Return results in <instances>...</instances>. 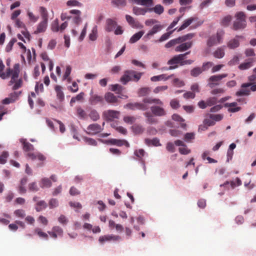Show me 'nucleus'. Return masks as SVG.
Here are the masks:
<instances>
[{
	"label": "nucleus",
	"instance_id": "nucleus-1",
	"mask_svg": "<svg viewBox=\"0 0 256 256\" xmlns=\"http://www.w3.org/2000/svg\"><path fill=\"white\" fill-rule=\"evenodd\" d=\"M143 102L157 104L150 107L152 113L154 116L161 117L166 114V112L163 108L164 102L156 98H146L143 100Z\"/></svg>",
	"mask_w": 256,
	"mask_h": 256
},
{
	"label": "nucleus",
	"instance_id": "nucleus-2",
	"mask_svg": "<svg viewBox=\"0 0 256 256\" xmlns=\"http://www.w3.org/2000/svg\"><path fill=\"white\" fill-rule=\"evenodd\" d=\"M20 142L22 144V149L24 152H27L26 156L32 160L38 159L40 161L44 162L46 160V156L42 154L36 152H32L34 150V146L30 143L26 141V139L21 138Z\"/></svg>",
	"mask_w": 256,
	"mask_h": 256
},
{
	"label": "nucleus",
	"instance_id": "nucleus-3",
	"mask_svg": "<svg viewBox=\"0 0 256 256\" xmlns=\"http://www.w3.org/2000/svg\"><path fill=\"white\" fill-rule=\"evenodd\" d=\"M142 74V73L138 72L134 70H126L124 71L123 76L120 78V82L124 84H126L130 80L137 82L140 78Z\"/></svg>",
	"mask_w": 256,
	"mask_h": 256
},
{
	"label": "nucleus",
	"instance_id": "nucleus-4",
	"mask_svg": "<svg viewBox=\"0 0 256 256\" xmlns=\"http://www.w3.org/2000/svg\"><path fill=\"white\" fill-rule=\"evenodd\" d=\"M235 16L236 20L234 22L233 29L237 30L245 28L246 26L245 14L240 12L236 14Z\"/></svg>",
	"mask_w": 256,
	"mask_h": 256
},
{
	"label": "nucleus",
	"instance_id": "nucleus-5",
	"mask_svg": "<svg viewBox=\"0 0 256 256\" xmlns=\"http://www.w3.org/2000/svg\"><path fill=\"white\" fill-rule=\"evenodd\" d=\"M224 34V32L223 30H219L217 32L216 34H212L210 36L207 40V46L208 47H212L222 43Z\"/></svg>",
	"mask_w": 256,
	"mask_h": 256
},
{
	"label": "nucleus",
	"instance_id": "nucleus-6",
	"mask_svg": "<svg viewBox=\"0 0 256 256\" xmlns=\"http://www.w3.org/2000/svg\"><path fill=\"white\" fill-rule=\"evenodd\" d=\"M20 64H16L14 66V68L11 70L10 68H7L6 71V76L8 78L12 74L11 80L9 82L8 85L11 86L14 84L15 80L18 78L20 73Z\"/></svg>",
	"mask_w": 256,
	"mask_h": 256
},
{
	"label": "nucleus",
	"instance_id": "nucleus-7",
	"mask_svg": "<svg viewBox=\"0 0 256 256\" xmlns=\"http://www.w3.org/2000/svg\"><path fill=\"white\" fill-rule=\"evenodd\" d=\"M182 55L178 54L174 56L171 59L168 60V64L170 65L168 68H163L162 70H174L178 67V64L182 66Z\"/></svg>",
	"mask_w": 256,
	"mask_h": 256
},
{
	"label": "nucleus",
	"instance_id": "nucleus-8",
	"mask_svg": "<svg viewBox=\"0 0 256 256\" xmlns=\"http://www.w3.org/2000/svg\"><path fill=\"white\" fill-rule=\"evenodd\" d=\"M227 76L228 74H226L212 76L208 80V86L212 88L218 86L220 84V80Z\"/></svg>",
	"mask_w": 256,
	"mask_h": 256
},
{
	"label": "nucleus",
	"instance_id": "nucleus-9",
	"mask_svg": "<svg viewBox=\"0 0 256 256\" xmlns=\"http://www.w3.org/2000/svg\"><path fill=\"white\" fill-rule=\"evenodd\" d=\"M121 240L122 238L119 236L114 234H108L100 236L99 238L98 241L100 244H103L104 242H116L120 241Z\"/></svg>",
	"mask_w": 256,
	"mask_h": 256
},
{
	"label": "nucleus",
	"instance_id": "nucleus-10",
	"mask_svg": "<svg viewBox=\"0 0 256 256\" xmlns=\"http://www.w3.org/2000/svg\"><path fill=\"white\" fill-rule=\"evenodd\" d=\"M88 130L87 134L90 135H95L100 132L102 128L101 126L98 124H90L87 128Z\"/></svg>",
	"mask_w": 256,
	"mask_h": 256
},
{
	"label": "nucleus",
	"instance_id": "nucleus-11",
	"mask_svg": "<svg viewBox=\"0 0 256 256\" xmlns=\"http://www.w3.org/2000/svg\"><path fill=\"white\" fill-rule=\"evenodd\" d=\"M126 106L132 110H145L148 109V106L146 104L140 102L128 103L126 104Z\"/></svg>",
	"mask_w": 256,
	"mask_h": 256
},
{
	"label": "nucleus",
	"instance_id": "nucleus-12",
	"mask_svg": "<svg viewBox=\"0 0 256 256\" xmlns=\"http://www.w3.org/2000/svg\"><path fill=\"white\" fill-rule=\"evenodd\" d=\"M176 46L175 48L176 52H183L190 49L192 46V42H182Z\"/></svg>",
	"mask_w": 256,
	"mask_h": 256
},
{
	"label": "nucleus",
	"instance_id": "nucleus-13",
	"mask_svg": "<svg viewBox=\"0 0 256 256\" xmlns=\"http://www.w3.org/2000/svg\"><path fill=\"white\" fill-rule=\"evenodd\" d=\"M252 85V83H244L242 85V89L236 92L237 96H248L250 93V90L248 88Z\"/></svg>",
	"mask_w": 256,
	"mask_h": 256
},
{
	"label": "nucleus",
	"instance_id": "nucleus-14",
	"mask_svg": "<svg viewBox=\"0 0 256 256\" xmlns=\"http://www.w3.org/2000/svg\"><path fill=\"white\" fill-rule=\"evenodd\" d=\"M163 26L160 24H156L154 25L151 30H150L147 34L144 36L145 38L148 39H150L151 36H154V34H156L158 32L160 31Z\"/></svg>",
	"mask_w": 256,
	"mask_h": 256
},
{
	"label": "nucleus",
	"instance_id": "nucleus-15",
	"mask_svg": "<svg viewBox=\"0 0 256 256\" xmlns=\"http://www.w3.org/2000/svg\"><path fill=\"white\" fill-rule=\"evenodd\" d=\"M48 21L42 20L40 22L36 28V30L34 32V34H38L39 33L44 32L47 28Z\"/></svg>",
	"mask_w": 256,
	"mask_h": 256
},
{
	"label": "nucleus",
	"instance_id": "nucleus-16",
	"mask_svg": "<svg viewBox=\"0 0 256 256\" xmlns=\"http://www.w3.org/2000/svg\"><path fill=\"white\" fill-rule=\"evenodd\" d=\"M103 101V98L102 96L97 94H93L92 91H91L90 96L89 98V102L92 105H95L98 102H102Z\"/></svg>",
	"mask_w": 256,
	"mask_h": 256
},
{
	"label": "nucleus",
	"instance_id": "nucleus-17",
	"mask_svg": "<svg viewBox=\"0 0 256 256\" xmlns=\"http://www.w3.org/2000/svg\"><path fill=\"white\" fill-rule=\"evenodd\" d=\"M117 26V22L112 19L108 18L106 20L105 30L108 32L112 31Z\"/></svg>",
	"mask_w": 256,
	"mask_h": 256
},
{
	"label": "nucleus",
	"instance_id": "nucleus-18",
	"mask_svg": "<svg viewBox=\"0 0 256 256\" xmlns=\"http://www.w3.org/2000/svg\"><path fill=\"white\" fill-rule=\"evenodd\" d=\"M255 61V58H250L247 60L246 62H243L239 65L238 68L243 70L250 68L253 66V63Z\"/></svg>",
	"mask_w": 256,
	"mask_h": 256
},
{
	"label": "nucleus",
	"instance_id": "nucleus-19",
	"mask_svg": "<svg viewBox=\"0 0 256 256\" xmlns=\"http://www.w3.org/2000/svg\"><path fill=\"white\" fill-rule=\"evenodd\" d=\"M126 18L128 23L133 28H142L143 26L140 22L134 20V19L130 15H126Z\"/></svg>",
	"mask_w": 256,
	"mask_h": 256
},
{
	"label": "nucleus",
	"instance_id": "nucleus-20",
	"mask_svg": "<svg viewBox=\"0 0 256 256\" xmlns=\"http://www.w3.org/2000/svg\"><path fill=\"white\" fill-rule=\"evenodd\" d=\"M225 46L218 48L213 52V56L215 58H222L225 55Z\"/></svg>",
	"mask_w": 256,
	"mask_h": 256
},
{
	"label": "nucleus",
	"instance_id": "nucleus-21",
	"mask_svg": "<svg viewBox=\"0 0 256 256\" xmlns=\"http://www.w3.org/2000/svg\"><path fill=\"white\" fill-rule=\"evenodd\" d=\"M54 90L56 94V98L60 102H62L64 99V95L62 92V88L59 85H56L54 87Z\"/></svg>",
	"mask_w": 256,
	"mask_h": 256
},
{
	"label": "nucleus",
	"instance_id": "nucleus-22",
	"mask_svg": "<svg viewBox=\"0 0 256 256\" xmlns=\"http://www.w3.org/2000/svg\"><path fill=\"white\" fill-rule=\"evenodd\" d=\"M104 98L108 103L114 104L118 102V98L112 93L107 92L105 94Z\"/></svg>",
	"mask_w": 256,
	"mask_h": 256
},
{
	"label": "nucleus",
	"instance_id": "nucleus-23",
	"mask_svg": "<svg viewBox=\"0 0 256 256\" xmlns=\"http://www.w3.org/2000/svg\"><path fill=\"white\" fill-rule=\"evenodd\" d=\"M146 144L148 146H160L161 144L158 138H155L152 139L146 138L144 140Z\"/></svg>",
	"mask_w": 256,
	"mask_h": 256
},
{
	"label": "nucleus",
	"instance_id": "nucleus-24",
	"mask_svg": "<svg viewBox=\"0 0 256 256\" xmlns=\"http://www.w3.org/2000/svg\"><path fill=\"white\" fill-rule=\"evenodd\" d=\"M144 116L146 118V122L150 124H156L158 122V120L154 117L152 112H146Z\"/></svg>",
	"mask_w": 256,
	"mask_h": 256
},
{
	"label": "nucleus",
	"instance_id": "nucleus-25",
	"mask_svg": "<svg viewBox=\"0 0 256 256\" xmlns=\"http://www.w3.org/2000/svg\"><path fill=\"white\" fill-rule=\"evenodd\" d=\"M120 114L119 112L113 110H108L106 112V116L110 120H112L114 118H118Z\"/></svg>",
	"mask_w": 256,
	"mask_h": 256
},
{
	"label": "nucleus",
	"instance_id": "nucleus-26",
	"mask_svg": "<svg viewBox=\"0 0 256 256\" xmlns=\"http://www.w3.org/2000/svg\"><path fill=\"white\" fill-rule=\"evenodd\" d=\"M196 20V18H190L186 20L182 24L178 30V32L181 31L186 28L188 26H189L194 20Z\"/></svg>",
	"mask_w": 256,
	"mask_h": 256
},
{
	"label": "nucleus",
	"instance_id": "nucleus-27",
	"mask_svg": "<svg viewBox=\"0 0 256 256\" xmlns=\"http://www.w3.org/2000/svg\"><path fill=\"white\" fill-rule=\"evenodd\" d=\"M237 103L236 102L232 103H226L225 104L226 107H228V111L232 112H235L240 110V107H236Z\"/></svg>",
	"mask_w": 256,
	"mask_h": 256
},
{
	"label": "nucleus",
	"instance_id": "nucleus-28",
	"mask_svg": "<svg viewBox=\"0 0 256 256\" xmlns=\"http://www.w3.org/2000/svg\"><path fill=\"white\" fill-rule=\"evenodd\" d=\"M144 34V32L143 30H141L138 32L134 34L130 38V42L131 44L134 43L138 41Z\"/></svg>",
	"mask_w": 256,
	"mask_h": 256
},
{
	"label": "nucleus",
	"instance_id": "nucleus-29",
	"mask_svg": "<svg viewBox=\"0 0 256 256\" xmlns=\"http://www.w3.org/2000/svg\"><path fill=\"white\" fill-rule=\"evenodd\" d=\"M122 140H117L114 138H112L108 140H105V144H110L113 145H116L118 146H123Z\"/></svg>",
	"mask_w": 256,
	"mask_h": 256
},
{
	"label": "nucleus",
	"instance_id": "nucleus-30",
	"mask_svg": "<svg viewBox=\"0 0 256 256\" xmlns=\"http://www.w3.org/2000/svg\"><path fill=\"white\" fill-rule=\"evenodd\" d=\"M173 74L166 76V75L165 74H162L159 76H154L151 78L150 80L152 82H157L160 80H167L172 77Z\"/></svg>",
	"mask_w": 256,
	"mask_h": 256
},
{
	"label": "nucleus",
	"instance_id": "nucleus-31",
	"mask_svg": "<svg viewBox=\"0 0 256 256\" xmlns=\"http://www.w3.org/2000/svg\"><path fill=\"white\" fill-rule=\"evenodd\" d=\"M52 185L50 179L46 178H42L40 182V186L42 188H50Z\"/></svg>",
	"mask_w": 256,
	"mask_h": 256
},
{
	"label": "nucleus",
	"instance_id": "nucleus-32",
	"mask_svg": "<svg viewBox=\"0 0 256 256\" xmlns=\"http://www.w3.org/2000/svg\"><path fill=\"white\" fill-rule=\"evenodd\" d=\"M84 92H81L79 94H78L76 96L72 97L70 101V106H72L73 104L76 102V101H82L84 99Z\"/></svg>",
	"mask_w": 256,
	"mask_h": 256
},
{
	"label": "nucleus",
	"instance_id": "nucleus-33",
	"mask_svg": "<svg viewBox=\"0 0 256 256\" xmlns=\"http://www.w3.org/2000/svg\"><path fill=\"white\" fill-rule=\"evenodd\" d=\"M240 45L238 40L236 38L231 40L227 43V46L230 49H234Z\"/></svg>",
	"mask_w": 256,
	"mask_h": 256
},
{
	"label": "nucleus",
	"instance_id": "nucleus-34",
	"mask_svg": "<svg viewBox=\"0 0 256 256\" xmlns=\"http://www.w3.org/2000/svg\"><path fill=\"white\" fill-rule=\"evenodd\" d=\"M149 11H154L156 14H161L164 11V7L160 4H156L154 7L149 8Z\"/></svg>",
	"mask_w": 256,
	"mask_h": 256
},
{
	"label": "nucleus",
	"instance_id": "nucleus-35",
	"mask_svg": "<svg viewBox=\"0 0 256 256\" xmlns=\"http://www.w3.org/2000/svg\"><path fill=\"white\" fill-rule=\"evenodd\" d=\"M14 214L16 217L21 219L24 218L26 216V212L22 209H18L15 210L14 212Z\"/></svg>",
	"mask_w": 256,
	"mask_h": 256
},
{
	"label": "nucleus",
	"instance_id": "nucleus-36",
	"mask_svg": "<svg viewBox=\"0 0 256 256\" xmlns=\"http://www.w3.org/2000/svg\"><path fill=\"white\" fill-rule=\"evenodd\" d=\"M72 71V68L70 66H66V72L63 76V80H66L68 82H70L72 80V78L69 76Z\"/></svg>",
	"mask_w": 256,
	"mask_h": 256
},
{
	"label": "nucleus",
	"instance_id": "nucleus-37",
	"mask_svg": "<svg viewBox=\"0 0 256 256\" xmlns=\"http://www.w3.org/2000/svg\"><path fill=\"white\" fill-rule=\"evenodd\" d=\"M132 132L136 134H140L144 132L142 126L140 124H135L132 126Z\"/></svg>",
	"mask_w": 256,
	"mask_h": 256
},
{
	"label": "nucleus",
	"instance_id": "nucleus-38",
	"mask_svg": "<svg viewBox=\"0 0 256 256\" xmlns=\"http://www.w3.org/2000/svg\"><path fill=\"white\" fill-rule=\"evenodd\" d=\"M203 72L202 68L196 67L190 70V75L194 77H197Z\"/></svg>",
	"mask_w": 256,
	"mask_h": 256
},
{
	"label": "nucleus",
	"instance_id": "nucleus-39",
	"mask_svg": "<svg viewBox=\"0 0 256 256\" xmlns=\"http://www.w3.org/2000/svg\"><path fill=\"white\" fill-rule=\"evenodd\" d=\"M46 206L47 204L44 200H40L37 202L36 210L37 212H40L43 209L46 208Z\"/></svg>",
	"mask_w": 256,
	"mask_h": 256
},
{
	"label": "nucleus",
	"instance_id": "nucleus-40",
	"mask_svg": "<svg viewBox=\"0 0 256 256\" xmlns=\"http://www.w3.org/2000/svg\"><path fill=\"white\" fill-rule=\"evenodd\" d=\"M180 44V40L179 38H178L170 40L168 42H167L166 44L165 47L166 48H170L174 46H175L176 44Z\"/></svg>",
	"mask_w": 256,
	"mask_h": 256
},
{
	"label": "nucleus",
	"instance_id": "nucleus-41",
	"mask_svg": "<svg viewBox=\"0 0 256 256\" xmlns=\"http://www.w3.org/2000/svg\"><path fill=\"white\" fill-rule=\"evenodd\" d=\"M97 27L96 26H94L90 32L89 34V38L90 40L94 41L97 38Z\"/></svg>",
	"mask_w": 256,
	"mask_h": 256
},
{
	"label": "nucleus",
	"instance_id": "nucleus-42",
	"mask_svg": "<svg viewBox=\"0 0 256 256\" xmlns=\"http://www.w3.org/2000/svg\"><path fill=\"white\" fill-rule=\"evenodd\" d=\"M88 116L93 121H96L100 118V115L96 110H92Z\"/></svg>",
	"mask_w": 256,
	"mask_h": 256
},
{
	"label": "nucleus",
	"instance_id": "nucleus-43",
	"mask_svg": "<svg viewBox=\"0 0 256 256\" xmlns=\"http://www.w3.org/2000/svg\"><path fill=\"white\" fill-rule=\"evenodd\" d=\"M40 12L42 20L48 21V12L46 9L43 6H41Z\"/></svg>",
	"mask_w": 256,
	"mask_h": 256
},
{
	"label": "nucleus",
	"instance_id": "nucleus-44",
	"mask_svg": "<svg viewBox=\"0 0 256 256\" xmlns=\"http://www.w3.org/2000/svg\"><path fill=\"white\" fill-rule=\"evenodd\" d=\"M51 30L54 32H58L60 30L58 20V19L54 20L52 24Z\"/></svg>",
	"mask_w": 256,
	"mask_h": 256
},
{
	"label": "nucleus",
	"instance_id": "nucleus-45",
	"mask_svg": "<svg viewBox=\"0 0 256 256\" xmlns=\"http://www.w3.org/2000/svg\"><path fill=\"white\" fill-rule=\"evenodd\" d=\"M174 30H173L172 31H170L169 32H166V33L163 34L160 36V39L157 40H156V42H164V41H165V40H167L170 38V36L172 34V33L173 32Z\"/></svg>",
	"mask_w": 256,
	"mask_h": 256
},
{
	"label": "nucleus",
	"instance_id": "nucleus-46",
	"mask_svg": "<svg viewBox=\"0 0 256 256\" xmlns=\"http://www.w3.org/2000/svg\"><path fill=\"white\" fill-rule=\"evenodd\" d=\"M194 36V34H188L186 35L182 36H180L179 39L180 42V43L184 42L187 40L192 39Z\"/></svg>",
	"mask_w": 256,
	"mask_h": 256
},
{
	"label": "nucleus",
	"instance_id": "nucleus-47",
	"mask_svg": "<svg viewBox=\"0 0 256 256\" xmlns=\"http://www.w3.org/2000/svg\"><path fill=\"white\" fill-rule=\"evenodd\" d=\"M34 232L37 234L40 238H44L46 240L48 239V235L46 232H42V230L40 228H36L34 230Z\"/></svg>",
	"mask_w": 256,
	"mask_h": 256
},
{
	"label": "nucleus",
	"instance_id": "nucleus-48",
	"mask_svg": "<svg viewBox=\"0 0 256 256\" xmlns=\"http://www.w3.org/2000/svg\"><path fill=\"white\" fill-rule=\"evenodd\" d=\"M14 84V85L12 86V88L13 90H16L22 86V78H20L18 80V78H16Z\"/></svg>",
	"mask_w": 256,
	"mask_h": 256
},
{
	"label": "nucleus",
	"instance_id": "nucleus-49",
	"mask_svg": "<svg viewBox=\"0 0 256 256\" xmlns=\"http://www.w3.org/2000/svg\"><path fill=\"white\" fill-rule=\"evenodd\" d=\"M133 12L136 15H144L146 13V10L144 8H134Z\"/></svg>",
	"mask_w": 256,
	"mask_h": 256
},
{
	"label": "nucleus",
	"instance_id": "nucleus-50",
	"mask_svg": "<svg viewBox=\"0 0 256 256\" xmlns=\"http://www.w3.org/2000/svg\"><path fill=\"white\" fill-rule=\"evenodd\" d=\"M84 140L88 145L92 146H96L97 145L96 141L92 138L85 137L84 138Z\"/></svg>",
	"mask_w": 256,
	"mask_h": 256
},
{
	"label": "nucleus",
	"instance_id": "nucleus-51",
	"mask_svg": "<svg viewBox=\"0 0 256 256\" xmlns=\"http://www.w3.org/2000/svg\"><path fill=\"white\" fill-rule=\"evenodd\" d=\"M150 89L148 88H142L138 90V94L140 96H144L148 94Z\"/></svg>",
	"mask_w": 256,
	"mask_h": 256
},
{
	"label": "nucleus",
	"instance_id": "nucleus-52",
	"mask_svg": "<svg viewBox=\"0 0 256 256\" xmlns=\"http://www.w3.org/2000/svg\"><path fill=\"white\" fill-rule=\"evenodd\" d=\"M21 92H22L20 91L12 92L9 94V97L12 100H14V102L16 100L18 99V98L20 95Z\"/></svg>",
	"mask_w": 256,
	"mask_h": 256
},
{
	"label": "nucleus",
	"instance_id": "nucleus-53",
	"mask_svg": "<svg viewBox=\"0 0 256 256\" xmlns=\"http://www.w3.org/2000/svg\"><path fill=\"white\" fill-rule=\"evenodd\" d=\"M16 42V38H12L6 45V52H10L12 50V46Z\"/></svg>",
	"mask_w": 256,
	"mask_h": 256
},
{
	"label": "nucleus",
	"instance_id": "nucleus-54",
	"mask_svg": "<svg viewBox=\"0 0 256 256\" xmlns=\"http://www.w3.org/2000/svg\"><path fill=\"white\" fill-rule=\"evenodd\" d=\"M58 205V202L56 198H52L48 202V206L50 208H56Z\"/></svg>",
	"mask_w": 256,
	"mask_h": 256
},
{
	"label": "nucleus",
	"instance_id": "nucleus-55",
	"mask_svg": "<svg viewBox=\"0 0 256 256\" xmlns=\"http://www.w3.org/2000/svg\"><path fill=\"white\" fill-rule=\"evenodd\" d=\"M76 112L78 116L81 118H84L86 116V113L85 111L80 107L76 108Z\"/></svg>",
	"mask_w": 256,
	"mask_h": 256
},
{
	"label": "nucleus",
	"instance_id": "nucleus-56",
	"mask_svg": "<svg viewBox=\"0 0 256 256\" xmlns=\"http://www.w3.org/2000/svg\"><path fill=\"white\" fill-rule=\"evenodd\" d=\"M231 20L232 16H227L222 18L221 24L224 26H228Z\"/></svg>",
	"mask_w": 256,
	"mask_h": 256
},
{
	"label": "nucleus",
	"instance_id": "nucleus-57",
	"mask_svg": "<svg viewBox=\"0 0 256 256\" xmlns=\"http://www.w3.org/2000/svg\"><path fill=\"white\" fill-rule=\"evenodd\" d=\"M8 156V154L7 152H3L0 156V164H4L6 162Z\"/></svg>",
	"mask_w": 256,
	"mask_h": 256
},
{
	"label": "nucleus",
	"instance_id": "nucleus-58",
	"mask_svg": "<svg viewBox=\"0 0 256 256\" xmlns=\"http://www.w3.org/2000/svg\"><path fill=\"white\" fill-rule=\"evenodd\" d=\"M240 61V58L237 56H234L233 58L230 60L228 62V64L230 66H234L236 64H238Z\"/></svg>",
	"mask_w": 256,
	"mask_h": 256
},
{
	"label": "nucleus",
	"instance_id": "nucleus-59",
	"mask_svg": "<svg viewBox=\"0 0 256 256\" xmlns=\"http://www.w3.org/2000/svg\"><path fill=\"white\" fill-rule=\"evenodd\" d=\"M111 86V90L118 93H120L122 90V86L118 84H112Z\"/></svg>",
	"mask_w": 256,
	"mask_h": 256
},
{
	"label": "nucleus",
	"instance_id": "nucleus-60",
	"mask_svg": "<svg viewBox=\"0 0 256 256\" xmlns=\"http://www.w3.org/2000/svg\"><path fill=\"white\" fill-rule=\"evenodd\" d=\"M52 230L53 232H56L58 236H61L63 234V230L59 226H54L52 228Z\"/></svg>",
	"mask_w": 256,
	"mask_h": 256
},
{
	"label": "nucleus",
	"instance_id": "nucleus-61",
	"mask_svg": "<svg viewBox=\"0 0 256 256\" xmlns=\"http://www.w3.org/2000/svg\"><path fill=\"white\" fill-rule=\"evenodd\" d=\"M206 102L208 106H211L216 104L217 102V98L216 97H211L208 98Z\"/></svg>",
	"mask_w": 256,
	"mask_h": 256
},
{
	"label": "nucleus",
	"instance_id": "nucleus-62",
	"mask_svg": "<svg viewBox=\"0 0 256 256\" xmlns=\"http://www.w3.org/2000/svg\"><path fill=\"white\" fill-rule=\"evenodd\" d=\"M170 106L174 109L178 108L180 106L178 100L176 99H173L170 102Z\"/></svg>",
	"mask_w": 256,
	"mask_h": 256
},
{
	"label": "nucleus",
	"instance_id": "nucleus-63",
	"mask_svg": "<svg viewBox=\"0 0 256 256\" xmlns=\"http://www.w3.org/2000/svg\"><path fill=\"white\" fill-rule=\"evenodd\" d=\"M58 221L60 223L63 225H66L68 222V218L63 214H61L58 218Z\"/></svg>",
	"mask_w": 256,
	"mask_h": 256
},
{
	"label": "nucleus",
	"instance_id": "nucleus-64",
	"mask_svg": "<svg viewBox=\"0 0 256 256\" xmlns=\"http://www.w3.org/2000/svg\"><path fill=\"white\" fill-rule=\"evenodd\" d=\"M124 120L126 123L132 124L136 120V118L134 116H126L124 118Z\"/></svg>",
	"mask_w": 256,
	"mask_h": 256
}]
</instances>
